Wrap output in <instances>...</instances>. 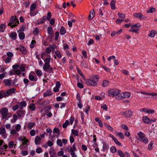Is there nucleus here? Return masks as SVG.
Returning a JSON list of instances; mask_svg holds the SVG:
<instances>
[{"instance_id":"nucleus-1","label":"nucleus","mask_w":157,"mask_h":157,"mask_svg":"<svg viewBox=\"0 0 157 157\" xmlns=\"http://www.w3.org/2000/svg\"><path fill=\"white\" fill-rule=\"evenodd\" d=\"M19 23V21L17 18L16 16H12L10 19V21L8 24V25L10 26L11 28H13L17 26Z\"/></svg>"},{"instance_id":"nucleus-64","label":"nucleus","mask_w":157,"mask_h":157,"mask_svg":"<svg viewBox=\"0 0 157 157\" xmlns=\"http://www.w3.org/2000/svg\"><path fill=\"white\" fill-rule=\"evenodd\" d=\"M113 140L114 142L117 145L120 146L121 145V144L117 140L116 138Z\"/></svg>"},{"instance_id":"nucleus-43","label":"nucleus","mask_w":157,"mask_h":157,"mask_svg":"<svg viewBox=\"0 0 157 157\" xmlns=\"http://www.w3.org/2000/svg\"><path fill=\"white\" fill-rule=\"evenodd\" d=\"M155 10V8L153 7H150L147 11V12L149 13H153L154 12Z\"/></svg>"},{"instance_id":"nucleus-51","label":"nucleus","mask_w":157,"mask_h":157,"mask_svg":"<svg viewBox=\"0 0 157 157\" xmlns=\"http://www.w3.org/2000/svg\"><path fill=\"white\" fill-rule=\"evenodd\" d=\"M21 128V125L19 124H17L15 127V129L16 131L18 132L20 130Z\"/></svg>"},{"instance_id":"nucleus-33","label":"nucleus","mask_w":157,"mask_h":157,"mask_svg":"<svg viewBox=\"0 0 157 157\" xmlns=\"http://www.w3.org/2000/svg\"><path fill=\"white\" fill-rule=\"evenodd\" d=\"M81 65L85 68H87L88 67V64L84 60H83L81 62Z\"/></svg>"},{"instance_id":"nucleus-4","label":"nucleus","mask_w":157,"mask_h":157,"mask_svg":"<svg viewBox=\"0 0 157 157\" xmlns=\"http://www.w3.org/2000/svg\"><path fill=\"white\" fill-rule=\"evenodd\" d=\"M85 82L87 85L90 86H96L98 84L97 82L94 80V78L92 79H88L86 80Z\"/></svg>"},{"instance_id":"nucleus-11","label":"nucleus","mask_w":157,"mask_h":157,"mask_svg":"<svg viewBox=\"0 0 157 157\" xmlns=\"http://www.w3.org/2000/svg\"><path fill=\"white\" fill-rule=\"evenodd\" d=\"M16 92V89L14 88H13L7 90L5 93L8 96L9 95L12 94H14Z\"/></svg>"},{"instance_id":"nucleus-22","label":"nucleus","mask_w":157,"mask_h":157,"mask_svg":"<svg viewBox=\"0 0 157 157\" xmlns=\"http://www.w3.org/2000/svg\"><path fill=\"white\" fill-rule=\"evenodd\" d=\"M53 93H51V91L50 90H48L44 94V97L52 95Z\"/></svg>"},{"instance_id":"nucleus-38","label":"nucleus","mask_w":157,"mask_h":157,"mask_svg":"<svg viewBox=\"0 0 157 157\" xmlns=\"http://www.w3.org/2000/svg\"><path fill=\"white\" fill-rule=\"evenodd\" d=\"M36 41L34 40H32L31 41L30 46L31 48H33L35 45Z\"/></svg>"},{"instance_id":"nucleus-34","label":"nucleus","mask_w":157,"mask_h":157,"mask_svg":"<svg viewBox=\"0 0 157 157\" xmlns=\"http://www.w3.org/2000/svg\"><path fill=\"white\" fill-rule=\"evenodd\" d=\"M109 84V82L106 80H104L103 81L102 85L103 87H106L108 86Z\"/></svg>"},{"instance_id":"nucleus-8","label":"nucleus","mask_w":157,"mask_h":157,"mask_svg":"<svg viewBox=\"0 0 157 157\" xmlns=\"http://www.w3.org/2000/svg\"><path fill=\"white\" fill-rule=\"evenodd\" d=\"M17 116L20 117H24L25 114V111L22 110H18L16 112Z\"/></svg>"},{"instance_id":"nucleus-60","label":"nucleus","mask_w":157,"mask_h":157,"mask_svg":"<svg viewBox=\"0 0 157 157\" xmlns=\"http://www.w3.org/2000/svg\"><path fill=\"white\" fill-rule=\"evenodd\" d=\"M11 59V58L8 57L6 59L5 62L6 63H9L10 62Z\"/></svg>"},{"instance_id":"nucleus-27","label":"nucleus","mask_w":157,"mask_h":157,"mask_svg":"<svg viewBox=\"0 0 157 157\" xmlns=\"http://www.w3.org/2000/svg\"><path fill=\"white\" fill-rule=\"evenodd\" d=\"M137 135L141 140L145 137V134L142 132H138Z\"/></svg>"},{"instance_id":"nucleus-25","label":"nucleus","mask_w":157,"mask_h":157,"mask_svg":"<svg viewBox=\"0 0 157 157\" xmlns=\"http://www.w3.org/2000/svg\"><path fill=\"white\" fill-rule=\"evenodd\" d=\"M47 32L49 35H52L53 34V29L51 26H49L48 27Z\"/></svg>"},{"instance_id":"nucleus-63","label":"nucleus","mask_w":157,"mask_h":157,"mask_svg":"<svg viewBox=\"0 0 157 157\" xmlns=\"http://www.w3.org/2000/svg\"><path fill=\"white\" fill-rule=\"evenodd\" d=\"M118 16L119 17L122 18H125V16L124 14L121 13H120L118 12Z\"/></svg>"},{"instance_id":"nucleus-3","label":"nucleus","mask_w":157,"mask_h":157,"mask_svg":"<svg viewBox=\"0 0 157 157\" xmlns=\"http://www.w3.org/2000/svg\"><path fill=\"white\" fill-rule=\"evenodd\" d=\"M52 17L51 13L50 12H49L47 13V16H43L40 19V21L39 22L38 24H41L44 23L46 21V20L48 21L50 20Z\"/></svg>"},{"instance_id":"nucleus-36","label":"nucleus","mask_w":157,"mask_h":157,"mask_svg":"<svg viewBox=\"0 0 157 157\" xmlns=\"http://www.w3.org/2000/svg\"><path fill=\"white\" fill-rule=\"evenodd\" d=\"M118 154L121 157H125L124 153L121 150H118L117 151Z\"/></svg>"},{"instance_id":"nucleus-57","label":"nucleus","mask_w":157,"mask_h":157,"mask_svg":"<svg viewBox=\"0 0 157 157\" xmlns=\"http://www.w3.org/2000/svg\"><path fill=\"white\" fill-rule=\"evenodd\" d=\"M70 151L71 152V155H72L73 156H76V155L75 154L74 151L72 148H71L70 149Z\"/></svg>"},{"instance_id":"nucleus-16","label":"nucleus","mask_w":157,"mask_h":157,"mask_svg":"<svg viewBox=\"0 0 157 157\" xmlns=\"http://www.w3.org/2000/svg\"><path fill=\"white\" fill-rule=\"evenodd\" d=\"M7 97H8V95H6L3 90H1L0 91V99H2L3 98H6Z\"/></svg>"},{"instance_id":"nucleus-39","label":"nucleus","mask_w":157,"mask_h":157,"mask_svg":"<svg viewBox=\"0 0 157 157\" xmlns=\"http://www.w3.org/2000/svg\"><path fill=\"white\" fill-rule=\"evenodd\" d=\"M154 142L153 141H151L149 144L148 145V149L149 150H151L152 148V144H153Z\"/></svg>"},{"instance_id":"nucleus-48","label":"nucleus","mask_w":157,"mask_h":157,"mask_svg":"<svg viewBox=\"0 0 157 157\" xmlns=\"http://www.w3.org/2000/svg\"><path fill=\"white\" fill-rule=\"evenodd\" d=\"M71 132L75 136H78V131L76 130L72 129Z\"/></svg>"},{"instance_id":"nucleus-31","label":"nucleus","mask_w":157,"mask_h":157,"mask_svg":"<svg viewBox=\"0 0 157 157\" xmlns=\"http://www.w3.org/2000/svg\"><path fill=\"white\" fill-rule=\"evenodd\" d=\"M103 151H105L107 150L109 147L108 145L106 144L105 142H103Z\"/></svg>"},{"instance_id":"nucleus-32","label":"nucleus","mask_w":157,"mask_h":157,"mask_svg":"<svg viewBox=\"0 0 157 157\" xmlns=\"http://www.w3.org/2000/svg\"><path fill=\"white\" fill-rule=\"evenodd\" d=\"M60 34L61 35H63L65 34V33H66V30H65V29L62 26L61 27V28L60 30Z\"/></svg>"},{"instance_id":"nucleus-14","label":"nucleus","mask_w":157,"mask_h":157,"mask_svg":"<svg viewBox=\"0 0 157 157\" xmlns=\"http://www.w3.org/2000/svg\"><path fill=\"white\" fill-rule=\"evenodd\" d=\"M143 121L146 124L151 123V120L146 116H144L143 117Z\"/></svg>"},{"instance_id":"nucleus-6","label":"nucleus","mask_w":157,"mask_h":157,"mask_svg":"<svg viewBox=\"0 0 157 157\" xmlns=\"http://www.w3.org/2000/svg\"><path fill=\"white\" fill-rule=\"evenodd\" d=\"M133 112L131 110H128L121 112V114L127 117H131L132 115Z\"/></svg>"},{"instance_id":"nucleus-17","label":"nucleus","mask_w":157,"mask_h":157,"mask_svg":"<svg viewBox=\"0 0 157 157\" xmlns=\"http://www.w3.org/2000/svg\"><path fill=\"white\" fill-rule=\"evenodd\" d=\"M17 34L16 32H12L11 33L10 35V37L13 40H15L17 38Z\"/></svg>"},{"instance_id":"nucleus-54","label":"nucleus","mask_w":157,"mask_h":157,"mask_svg":"<svg viewBox=\"0 0 157 157\" xmlns=\"http://www.w3.org/2000/svg\"><path fill=\"white\" fill-rule=\"evenodd\" d=\"M14 71H15V75H20L21 73V71L19 69H17L16 70H14Z\"/></svg>"},{"instance_id":"nucleus-40","label":"nucleus","mask_w":157,"mask_h":157,"mask_svg":"<svg viewBox=\"0 0 157 157\" xmlns=\"http://www.w3.org/2000/svg\"><path fill=\"white\" fill-rule=\"evenodd\" d=\"M6 26L4 24H2L0 26V31L3 32Z\"/></svg>"},{"instance_id":"nucleus-47","label":"nucleus","mask_w":157,"mask_h":157,"mask_svg":"<svg viewBox=\"0 0 157 157\" xmlns=\"http://www.w3.org/2000/svg\"><path fill=\"white\" fill-rule=\"evenodd\" d=\"M25 65L23 64H21L20 66V69L22 71H25Z\"/></svg>"},{"instance_id":"nucleus-10","label":"nucleus","mask_w":157,"mask_h":157,"mask_svg":"<svg viewBox=\"0 0 157 157\" xmlns=\"http://www.w3.org/2000/svg\"><path fill=\"white\" fill-rule=\"evenodd\" d=\"M0 134L2 135L3 138L5 139L7 135L6 134V129L4 128L1 127L0 128Z\"/></svg>"},{"instance_id":"nucleus-56","label":"nucleus","mask_w":157,"mask_h":157,"mask_svg":"<svg viewBox=\"0 0 157 157\" xmlns=\"http://www.w3.org/2000/svg\"><path fill=\"white\" fill-rule=\"evenodd\" d=\"M19 107V105H16L14 106L12 108V109L13 111H15L17 110Z\"/></svg>"},{"instance_id":"nucleus-50","label":"nucleus","mask_w":157,"mask_h":157,"mask_svg":"<svg viewBox=\"0 0 157 157\" xmlns=\"http://www.w3.org/2000/svg\"><path fill=\"white\" fill-rule=\"evenodd\" d=\"M42 151L43 150L40 147L37 148L36 149V152L38 154L42 152Z\"/></svg>"},{"instance_id":"nucleus-5","label":"nucleus","mask_w":157,"mask_h":157,"mask_svg":"<svg viewBox=\"0 0 157 157\" xmlns=\"http://www.w3.org/2000/svg\"><path fill=\"white\" fill-rule=\"evenodd\" d=\"M131 94L129 92H123L121 94V96H119L117 98H118V99H122L125 98H127L130 97Z\"/></svg>"},{"instance_id":"nucleus-26","label":"nucleus","mask_w":157,"mask_h":157,"mask_svg":"<svg viewBox=\"0 0 157 157\" xmlns=\"http://www.w3.org/2000/svg\"><path fill=\"white\" fill-rule=\"evenodd\" d=\"M35 124V123L34 122L29 123L28 124V128L29 129H31L34 126Z\"/></svg>"},{"instance_id":"nucleus-49","label":"nucleus","mask_w":157,"mask_h":157,"mask_svg":"<svg viewBox=\"0 0 157 157\" xmlns=\"http://www.w3.org/2000/svg\"><path fill=\"white\" fill-rule=\"evenodd\" d=\"M55 53L56 54V56H57L58 58H61V55L59 52L58 50L56 51H55Z\"/></svg>"},{"instance_id":"nucleus-46","label":"nucleus","mask_w":157,"mask_h":157,"mask_svg":"<svg viewBox=\"0 0 157 157\" xmlns=\"http://www.w3.org/2000/svg\"><path fill=\"white\" fill-rule=\"evenodd\" d=\"M57 144L59 146V147H62L63 146V144L62 142H61V140L60 139H58L57 140L56 142Z\"/></svg>"},{"instance_id":"nucleus-55","label":"nucleus","mask_w":157,"mask_h":157,"mask_svg":"<svg viewBox=\"0 0 157 157\" xmlns=\"http://www.w3.org/2000/svg\"><path fill=\"white\" fill-rule=\"evenodd\" d=\"M98 14L100 15H101V16H102L103 15V13L104 12H103V10L101 9V8H100L98 11Z\"/></svg>"},{"instance_id":"nucleus-20","label":"nucleus","mask_w":157,"mask_h":157,"mask_svg":"<svg viewBox=\"0 0 157 157\" xmlns=\"http://www.w3.org/2000/svg\"><path fill=\"white\" fill-rule=\"evenodd\" d=\"M8 112V109L6 108H2L0 111L1 114H7Z\"/></svg>"},{"instance_id":"nucleus-62","label":"nucleus","mask_w":157,"mask_h":157,"mask_svg":"<svg viewBox=\"0 0 157 157\" xmlns=\"http://www.w3.org/2000/svg\"><path fill=\"white\" fill-rule=\"evenodd\" d=\"M51 52V48L50 47H48L46 48L45 52L46 53L49 54Z\"/></svg>"},{"instance_id":"nucleus-58","label":"nucleus","mask_w":157,"mask_h":157,"mask_svg":"<svg viewBox=\"0 0 157 157\" xmlns=\"http://www.w3.org/2000/svg\"><path fill=\"white\" fill-rule=\"evenodd\" d=\"M141 26V25H138L137 24L133 25L131 26V28L133 29L135 28H140Z\"/></svg>"},{"instance_id":"nucleus-23","label":"nucleus","mask_w":157,"mask_h":157,"mask_svg":"<svg viewBox=\"0 0 157 157\" xmlns=\"http://www.w3.org/2000/svg\"><path fill=\"white\" fill-rule=\"evenodd\" d=\"M18 36L20 40H23L25 38V34L23 32H20L19 33Z\"/></svg>"},{"instance_id":"nucleus-37","label":"nucleus","mask_w":157,"mask_h":157,"mask_svg":"<svg viewBox=\"0 0 157 157\" xmlns=\"http://www.w3.org/2000/svg\"><path fill=\"white\" fill-rule=\"evenodd\" d=\"M76 70L78 71V74L80 75V76H81V77L84 79V76L82 74V73L81 72V71L80 70V69L78 67H76Z\"/></svg>"},{"instance_id":"nucleus-19","label":"nucleus","mask_w":157,"mask_h":157,"mask_svg":"<svg viewBox=\"0 0 157 157\" xmlns=\"http://www.w3.org/2000/svg\"><path fill=\"white\" fill-rule=\"evenodd\" d=\"M29 78L31 81H37V78L36 76L35 77L31 74L29 75Z\"/></svg>"},{"instance_id":"nucleus-45","label":"nucleus","mask_w":157,"mask_h":157,"mask_svg":"<svg viewBox=\"0 0 157 157\" xmlns=\"http://www.w3.org/2000/svg\"><path fill=\"white\" fill-rule=\"evenodd\" d=\"M111 151L113 153H114L117 151V148L114 146H112L110 147Z\"/></svg>"},{"instance_id":"nucleus-13","label":"nucleus","mask_w":157,"mask_h":157,"mask_svg":"<svg viewBox=\"0 0 157 157\" xmlns=\"http://www.w3.org/2000/svg\"><path fill=\"white\" fill-rule=\"evenodd\" d=\"M18 104H20L19 106V108L20 109L22 110L23 109V107H25L27 105V103L26 101H23L21 102H17Z\"/></svg>"},{"instance_id":"nucleus-7","label":"nucleus","mask_w":157,"mask_h":157,"mask_svg":"<svg viewBox=\"0 0 157 157\" xmlns=\"http://www.w3.org/2000/svg\"><path fill=\"white\" fill-rule=\"evenodd\" d=\"M47 56H49L50 57L47 58L45 60H44L45 63L43 67H44L45 68H47L48 67H49V66L50 65V56L48 55Z\"/></svg>"},{"instance_id":"nucleus-2","label":"nucleus","mask_w":157,"mask_h":157,"mask_svg":"<svg viewBox=\"0 0 157 157\" xmlns=\"http://www.w3.org/2000/svg\"><path fill=\"white\" fill-rule=\"evenodd\" d=\"M121 91L117 89H111L108 91V95L110 97H114L120 95Z\"/></svg>"},{"instance_id":"nucleus-21","label":"nucleus","mask_w":157,"mask_h":157,"mask_svg":"<svg viewBox=\"0 0 157 157\" xmlns=\"http://www.w3.org/2000/svg\"><path fill=\"white\" fill-rule=\"evenodd\" d=\"M116 3V2L114 0H111V2L110 3V5L111 6V8L112 9L115 10L116 7L115 6V5Z\"/></svg>"},{"instance_id":"nucleus-35","label":"nucleus","mask_w":157,"mask_h":157,"mask_svg":"<svg viewBox=\"0 0 157 157\" xmlns=\"http://www.w3.org/2000/svg\"><path fill=\"white\" fill-rule=\"evenodd\" d=\"M35 73L37 76H40L42 75V72L40 70H35Z\"/></svg>"},{"instance_id":"nucleus-24","label":"nucleus","mask_w":157,"mask_h":157,"mask_svg":"<svg viewBox=\"0 0 157 157\" xmlns=\"http://www.w3.org/2000/svg\"><path fill=\"white\" fill-rule=\"evenodd\" d=\"M41 140L40 137L38 136H36L35 140V143L37 145L40 144V142Z\"/></svg>"},{"instance_id":"nucleus-9","label":"nucleus","mask_w":157,"mask_h":157,"mask_svg":"<svg viewBox=\"0 0 157 157\" xmlns=\"http://www.w3.org/2000/svg\"><path fill=\"white\" fill-rule=\"evenodd\" d=\"M133 16L139 18L140 19H146V17L143 16L142 13H135L133 14Z\"/></svg>"},{"instance_id":"nucleus-15","label":"nucleus","mask_w":157,"mask_h":157,"mask_svg":"<svg viewBox=\"0 0 157 157\" xmlns=\"http://www.w3.org/2000/svg\"><path fill=\"white\" fill-rule=\"evenodd\" d=\"M43 69L45 71H46L49 73H53V68L52 67H50V65L49 66V67L47 68H44V67H43Z\"/></svg>"},{"instance_id":"nucleus-29","label":"nucleus","mask_w":157,"mask_h":157,"mask_svg":"<svg viewBox=\"0 0 157 157\" xmlns=\"http://www.w3.org/2000/svg\"><path fill=\"white\" fill-rule=\"evenodd\" d=\"M29 108L31 111H33L35 110L36 106L35 104L33 103H31L29 106Z\"/></svg>"},{"instance_id":"nucleus-53","label":"nucleus","mask_w":157,"mask_h":157,"mask_svg":"<svg viewBox=\"0 0 157 157\" xmlns=\"http://www.w3.org/2000/svg\"><path fill=\"white\" fill-rule=\"evenodd\" d=\"M101 108L103 109L105 111H107L108 110V107L106 104H103L101 105Z\"/></svg>"},{"instance_id":"nucleus-18","label":"nucleus","mask_w":157,"mask_h":157,"mask_svg":"<svg viewBox=\"0 0 157 157\" xmlns=\"http://www.w3.org/2000/svg\"><path fill=\"white\" fill-rule=\"evenodd\" d=\"M12 80L9 79H6L3 80L5 85L7 86H11V82Z\"/></svg>"},{"instance_id":"nucleus-61","label":"nucleus","mask_w":157,"mask_h":157,"mask_svg":"<svg viewBox=\"0 0 157 157\" xmlns=\"http://www.w3.org/2000/svg\"><path fill=\"white\" fill-rule=\"evenodd\" d=\"M49 23L51 25H53L55 24V19L54 18H52V19L49 20Z\"/></svg>"},{"instance_id":"nucleus-41","label":"nucleus","mask_w":157,"mask_h":157,"mask_svg":"<svg viewBox=\"0 0 157 157\" xmlns=\"http://www.w3.org/2000/svg\"><path fill=\"white\" fill-rule=\"evenodd\" d=\"M156 31L155 30L151 31L149 36L151 37H153L156 34Z\"/></svg>"},{"instance_id":"nucleus-28","label":"nucleus","mask_w":157,"mask_h":157,"mask_svg":"<svg viewBox=\"0 0 157 157\" xmlns=\"http://www.w3.org/2000/svg\"><path fill=\"white\" fill-rule=\"evenodd\" d=\"M17 119V116L16 114H14L13 116V119L11 121L12 123H14L16 121Z\"/></svg>"},{"instance_id":"nucleus-44","label":"nucleus","mask_w":157,"mask_h":157,"mask_svg":"<svg viewBox=\"0 0 157 157\" xmlns=\"http://www.w3.org/2000/svg\"><path fill=\"white\" fill-rule=\"evenodd\" d=\"M140 140L141 141L145 144H147L148 142V140L147 138L145 137L142 139L141 140Z\"/></svg>"},{"instance_id":"nucleus-52","label":"nucleus","mask_w":157,"mask_h":157,"mask_svg":"<svg viewBox=\"0 0 157 157\" xmlns=\"http://www.w3.org/2000/svg\"><path fill=\"white\" fill-rule=\"evenodd\" d=\"M7 147L8 146L7 145H4L3 146H1L0 147V149L2 151H5V150L6 149Z\"/></svg>"},{"instance_id":"nucleus-12","label":"nucleus","mask_w":157,"mask_h":157,"mask_svg":"<svg viewBox=\"0 0 157 157\" xmlns=\"http://www.w3.org/2000/svg\"><path fill=\"white\" fill-rule=\"evenodd\" d=\"M16 50H19L24 55H25L27 53V50L26 48L23 46H20L19 48H17Z\"/></svg>"},{"instance_id":"nucleus-30","label":"nucleus","mask_w":157,"mask_h":157,"mask_svg":"<svg viewBox=\"0 0 157 157\" xmlns=\"http://www.w3.org/2000/svg\"><path fill=\"white\" fill-rule=\"evenodd\" d=\"M49 153L50 155H52L55 156L56 155V153L54 151V149L53 147H51L49 151Z\"/></svg>"},{"instance_id":"nucleus-42","label":"nucleus","mask_w":157,"mask_h":157,"mask_svg":"<svg viewBox=\"0 0 157 157\" xmlns=\"http://www.w3.org/2000/svg\"><path fill=\"white\" fill-rule=\"evenodd\" d=\"M36 5L34 3L32 4L30 6V11H33L36 8Z\"/></svg>"},{"instance_id":"nucleus-59","label":"nucleus","mask_w":157,"mask_h":157,"mask_svg":"<svg viewBox=\"0 0 157 157\" xmlns=\"http://www.w3.org/2000/svg\"><path fill=\"white\" fill-rule=\"evenodd\" d=\"M76 99L79 101V102H81V98L80 97V95L79 93H77L76 95Z\"/></svg>"}]
</instances>
